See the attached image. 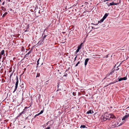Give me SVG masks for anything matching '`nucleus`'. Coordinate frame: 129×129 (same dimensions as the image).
<instances>
[{
    "label": "nucleus",
    "mask_w": 129,
    "mask_h": 129,
    "mask_svg": "<svg viewBox=\"0 0 129 129\" xmlns=\"http://www.w3.org/2000/svg\"><path fill=\"white\" fill-rule=\"evenodd\" d=\"M105 115H106L105 116H106L108 120L110 119L111 118L112 119L116 118L115 116L112 114L107 113L105 114Z\"/></svg>",
    "instance_id": "obj_1"
},
{
    "label": "nucleus",
    "mask_w": 129,
    "mask_h": 129,
    "mask_svg": "<svg viewBox=\"0 0 129 129\" xmlns=\"http://www.w3.org/2000/svg\"><path fill=\"white\" fill-rule=\"evenodd\" d=\"M129 117V113L128 114L125 115L124 116L122 119V120H126V119Z\"/></svg>",
    "instance_id": "obj_2"
},
{
    "label": "nucleus",
    "mask_w": 129,
    "mask_h": 129,
    "mask_svg": "<svg viewBox=\"0 0 129 129\" xmlns=\"http://www.w3.org/2000/svg\"><path fill=\"white\" fill-rule=\"evenodd\" d=\"M89 59H89V58H87L85 59V62H84V65H85V67L87 65V62Z\"/></svg>",
    "instance_id": "obj_3"
},
{
    "label": "nucleus",
    "mask_w": 129,
    "mask_h": 129,
    "mask_svg": "<svg viewBox=\"0 0 129 129\" xmlns=\"http://www.w3.org/2000/svg\"><path fill=\"white\" fill-rule=\"evenodd\" d=\"M16 82L15 83V86H17L18 84V76H17L16 77Z\"/></svg>",
    "instance_id": "obj_4"
},
{
    "label": "nucleus",
    "mask_w": 129,
    "mask_h": 129,
    "mask_svg": "<svg viewBox=\"0 0 129 129\" xmlns=\"http://www.w3.org/2000/svg\"><path fill=\"white\" fill-rule=\"evenodd\" d=\"M109 15V13H106L104 15L103 17V18L105 20Z\"/></svg>",
    "instance_id": "obj_5"
},
{
    "label": "nucleus",
    "mask_w": 129,
    "mask_h": 129,
    "mask_svg": "<svg viewBox=\"0 0 129 129\" xmlns=\"http://www.w3.org/2000/svg\"><path fill=\"white\" fill-rule=\"evenodd\" d=\"M44 40L43 39H41L38 42V44L40 45L42 44V42H43Z\"/></svg>",
    "instance_id": "obj_6"
},
{
    "label": "nucleus",
    "mask_w": 129,
    "mask_h": 129,
    "mask_svg": "<svg viewBox=\"0 0 129 129\" xmlns=\"http://www.w3.org/2000/svg\"><path fill=\"white\" fill-rule=\"evenodd\" d=\"M92 111L91 110H89L86 113V114H92V113L93 112V111H92Z\"/></svg>",
    "instance_id": "obj_7"
},
{
    "label": "nucleus",
    "mask_w": 129,
    "mask_h": 129,
    "mask_svg": "<svg viewBox=\"0 0 129 129\" xmlns=\"http://www.w3.org/2000/svg\"><path fill=\"white\" fill-rule=\"evenodd\" d=\"M114 70H115L114 69L112 71L110 72V73H109V74H108L107 75V77H108V76H110V75L112 74L113 73H114Z\"/></svg>",
    "instance_id": "obj_8"
},
{
    "label": "nucleus",
    "mask_w": 129,
    "mask_h": 129,
    "mask_svg": "<svg viewBox=\"0 0 129 129\" xmlns=\"http://www.w3.org/2000/svg\"><path fill=\"white\" fill-rule=\"evenodd\" d=\"M117 5V4L116 3H115L113 2L110 3V5L112 6L113 5Z\"/></svg>",
    "instance_id": "obj_9"
},
{
    "label": "nucleus",
    "mask_w": 129,
    "mask_h": 129,
    "mask_svg": "<svg viewBox=\"0 0 129 129\" xmlns=\"http://www.w3.org/2000/svg\"><path fill=\"white\" fill-rule=\"evenodd\" d=\"M104 19L103 18L102 19H101L99 21H98V24L99 23H101V22H103Z\"/></svg>",
    "instance_id": "obj_10"
},
{
    "label": "nucleus",
    "mask_w": 129,
    "mask_h": 129,
    "mask_svg": "<svg viewBox=\"0 0 129 129\" xmlns=\"http://www.w3.org/2000/svg\"><path fill=\"white\" fill-rule=\"evenodd\" d=\"M31 53V51H30L28 52V53L27 54H26L25 55V57H27L28 56V55H29V54H30Z\"/></svg>",
    "instance_id": "obj_11"
},
{
    "label": "nucleus",
    "mask_w": 129,
    "mask_h": 129,
    "mask_svg": "<svg viewBox=\"0 0 129 129\" xmlns=\"http://www.w3.org/2000/svg\"><path fill=\"white\" fill-rule=\"evenodd\" d=\"M103 120L104 121H106L107 120H108V119H107V118L106 117V116L105 115L103 117Z\"/></svg>",
    "instance_id": "obj_12"
},
{
    "label": "nucleus",
    "mask_w": 129,
    "mask_h": 129,
    "mask_svg": "<svg viewBox=\"0 0 129 129\" xmlns=\"http://www.w3.org/2000/svg\"><path fill=\"white\" fill-rule=\"evenodd\" d=\"M5 53V51L4 50H3L1 52V55H3Z\"/></svg>",
    "instance_id": "obj_13"
},
{
    "label": "nucleus",
    "mask_w": 129,
    "mask_h": 129,
    "mask_svg": "<svg viewBox=\"0 0 129 129\" xmlns=\"http://www.w3.org/2000/svg\"><path fill=\"white\" fill-rule=\"evenodd\" d=\"M17 86H15V89H14V91L13 92V93H14L16 91L17 88Z\"/></svg>",
    "instance_id": "obj_14"
},
{
    "label": "nucleus",
    "mask_w": 129,
    "mask_h": 129,
    "mask_svg": "<svg viewBox=\"0 0 129 129\" xmlns=\"http://www.w3.org/2000/svg\"><path fill=\"white\" fill-rule=\"evenodd\" d=\"M118 81H115L114 82H111V83H110L109 84H114L116 82H117Z\"/></svg>",
    "instance_id": "obj_15"
},
{
    "label": "nucleus",
    "mask_w": 129,
    "mask_h": 129,
    "mask_svg": "<svg viewBox=\"0 0 129 129\" xmlns=\"http://www.w3.org/2000/svg\"><path fill=\"white\" fill-rule=\"evenodd\" d=\"M80 128H84L86 127V126L84 125H81L80 127Z\"/></svg>",
    "instance_id": "obj_16"
},
{
    "label": "nucleus",
    "mask_w": 129,
    "mask_h": 129,
    "mask_svg": "<svg viewBox=\"0 0 129 129\" xmlns=\"http://www.w3.org/2000/svg\"><path fill=\"white\" fill-rule=\"evenodd\" d=\"M122 80H125L127 79V78L126 77H124L123 78H122Z\"/></svg>",
    "instance_id": "obj_17"
},
{
    "label": "nucleus",
    "mask_w": 129,
    "mask_h": 129,
    "mask_svg": "<svg viewBox=\"0 0 129 129\" xmlns=\"http://www.w3.org/2000/svg\"><path fill=\"white\" fill-rule=\"evenodd\" d=\"M8 13L7 12H6L4 14H3L2 16V17H4Z\"/></svg>",
    "instance_id": "obj_18"
},
{
    "label": "nucleus",
    "mask_w": 129,
    "mask_h": 129,
    "mask_svg": "<svg viewBox=\"0 0 129 129\" xmlns=\"http://www.w3.org/2000/svg\"><path fill=\"white\" fill-rule=\"evenodd\" d=\"M40 58H39L37 61V67H38V65L39 64V60H40Z\"/></svg>",
    "instance_id": "obj_19"
},
{
    "label": "nucleus",
    "mask_w": 129,
    "mask_h": 129,
    "mask_svg": "<svg viewBox=\"0 0 129 129\" xmlns=\"http://www.w3.org/2000/svg\"><path fill=\"white\" fill-rule=\"evenodd\" d=\"M79 50H80L79 49H78V48H77V50L76 51V53H77L79 51Z\"/></svg>",
    "instance_id": "obj_20"
},
{
    "label": "nucleus",
    "mask_w": 129,
    "mask_h": 129,
    "mask_svg": "<svg viewBox=\"0 0 129 129\" xmlns=\"http://www.w3.org/2000/svg\"><path fill=\"white\" fill-rule=\"evenodd\" d=\"M118 81H120L122 80V78H118Z\"/></svg>",
    "instance_id": "obj_21"
},
{
    "label": "nucleus",
    "mask_w": 129,
    "mask_h": 129,
    "mask_svg": "<svg viewBox=\"0 0 129 129\" xmlns=\"http://www.w3.org/2000/svg\"><path fill=\"white\" fill-rule=\"evenodd\" d=\"M43 112V111L41 110V111L39 113V114L40 115L42 114Z\"/></svg>",
    "instance_id": "obj_22"
},
{
    "label": "nucleus",
    "mask_w": 129,
    "mask_h": 129,
    "mask_svg": "<svg viewBox=\"0 0 129 129\" xmlns=\"http://www.w3.org/2000/svg\"><path fill=\"white\" fill-rule=\"evenodd\" d=\"M80 63V61H78V63L76 64L75 65V67H77L78 66V65Z\"/></svg>",
    "instance_id": "obj_23"
},
{
    "label": "nucleus",
    "mask_w": 129,
    "mask_h": 129,
    "mask_svg": "<svg viewBox=\"0 0 129 129\" xmlns=\"http://www.w3.org/2000/svg\"><path fill=\"white\" fill-rule=\"evenodd\" d=\"M46 36H47L46 35H45L44 36H43V38L42 39H43V40H44L45 38H46Z\"/></svg>",
    "instance_id": "obj_24"
},
{
    "label": "nucleus",
    "mask_w": 129,
    "mask_h": 129,
    "mask_svg": "<svg viewBox=\"0 0 129 129\" xmlns=\"http://www.w3.org/2000/svg\"><path fill=\"white\" fill-rule=\"evenodd\" d=\"M40 115V114H39V113H38L37 114H36L35 115V116H34V118L36 117L37 116H38L39 115Z\"/></svg>",
    "instance_id": "obj_25"
},
{
    "label": "nucleus",
    "mask_w": 129,
    "mask_h": 129,
    "mask_svg": "<svg viewBox=\"0 0 129 129\" xmlns=\"http://www.w3.org/2000/svg\"><path fill=\"white\" fill-rule=\"evenodd\" d=\"M22 114V113L21 112L19 115L18 116V117H19L20 116H21Z\"/></svg>",
    "instance_id": "obj_26"
},
{
    "label": "nucleus",
    "mask_w": 129,
    "mask_h": 129,
    "mask_svg": "<svg viewBox=\"0 0 129 129\" xmlns=\"http://www.w3.org/2000/svg\"><path fill=\"white\" fill-rule=\"evenodd\" d=\"M81 47L80 46H79L78 47V48L80 50L81 49Z\"/></svg>",
    "instance_id": "obj_27"
},
{
    "label": "nucleus",
    "mask_w": 129,
    "mask_h": 129,
    "mask_svg": "<svg viewBox=\"0 0 129 129\" xmlns=\"http://www.w3.org/2000/svg\"><path fill=\"white\" fill-rule=\"evenodd\" d=\"M13 72L10 75V78H11V76H12V75L13 74Z\"/></svg>",
    "instance_id": "obj_28"
},
{
    "label": "nucleus",
    "mask_w": 129,
    "mask_h": 129,
    "mask_svg": "<svg viewBox=\"0 0 129 129\" xmlns=\"http://www.w3.org/2000/svg\"><path fill=\"white\" fill-rule=\"evenodd\" d=\"M21 112L22 114H24L25 113V112H24V111H22Z\"/></svg>",
    "instance_id": "obj_29"
},
{
    "label": "nucleus",
    "mask_w": 129,
    "mask_h": 129,
    "mask_svg": "<svg viewBox=\"0 0 129 129\" xmlns=\"http://www.w3.org/2000/svg\"><path fill=\"white\" fill-rule=\"evenodd\" d=\"M67 73L65 74L63 76H67Z\"/></svg>",
    "instance_id": "obj_30"
},
{
    "label": "nucleus",
    "mask_w": 129,
    "mask_h": 129,
    "mask_svg": "<svg viewBox=\"0 0 129 129\" xmlns=\"http://www.w3.org/2000/svg\"><path fill=\"white\" fill-rule=\"evenodd\" d=\"M77 57V56H76L75 57V58H74V61H75V60H76V58Z\"/></svg>",
    "instance_id": "obj_31"
},
{
    "label": "nucleus",
    "mask_w": 129,
    "mask_h": 129,
    "mask_svg": "<svg viewBox=\"0 0 129 129\" xmlns=\"http://www.w3.org/2000/svg\"><path fill=\"white\" fill-rule=\"evenodd\" d=\"M107 5L108 6V7H109L111 5H110V3L109 4H108Z\"/></svg>",
    "instance_id": "obj_32"
},
{
    "label": "nucleus",
    "mask_w": 129,
    "mask_h": 129,
    "mask_svg": "<svg viewBox=\"0 0 129 129\" xmlns=\"http://www.w3.org/2000/svg\"><path fill=\"white\" fill-rule=\"evenodd\" d=\"M82 44H83L82 43H81V44L79 46H80L81 47V46H82Z\"/></svg>",
    "instance_id": "obj_33"
},
{
    "label": "nucleus",
    "mask_w": 129,
    "mask_h": 129,
    "mask_svg": "<svg viewBox=\"0 0 129 129\" xmlns=\"http://www.w3.org/2000/svg\"><path fill=\"white\" fill-rule=\"evenodd\" d=\"M25 108H25V109L23 110V111H24V112H25Z\"/></svg>",
    "instance_id": "obj_34"
},
{
    "label": "nucleus",
    "mask_w": 129,
    "mask_h": 129,
    "mask_svg": "<svg viewBox=\"0 0 129 129\" xmlns=\"http://www.w3.org/2000/svg\"><path fill=\"white\" fill-rule=\"evenodd\" d=\"M2 58V56L1 55V53H0V59H1Z\"/></svg>",
    "instance_id": "obj_35"
},
{
    "label": "nucleus",
    "mask_w": 129,
    "mask_h": 129,
    "mask_svg": "<svg viewBox=\"0 0 129 129\" xmlns=\"http://www.w3.org/2000/svg\"><path fill=\"white\" fill-rule=\"evenodd\" d=\"M108 55H106V58H107L108 57Z\"/></svg>",
    "instance_id": "obj_36"
},
{
    "label": "nucleus",
    "mask_w": 129,
    "mask_h": 129,
    "mask_svg": "<svg viewBox=\"0 0 129 129\" xmlns=\"http://www.w3.org/2000/svg\"><path fill=\"white\" fill-rule=\"evenodd\" d=\"M121 125V123H120V124H119V125L118 126H120V125Z\"/></svg>",
    "instance_id": "obj_37"
},
{
    "label": "nucleus",
    "mask_w": 129,
    "mask_h": 129,
    "mask_svg": "<svg viewBox=\"0 0 129 129\" xmlns=\"http://www.w3.org/2000/svg\"><path fill=\"white\" fill-rule=\"evenodd\" d=\"M4 3H4V2L3 3H2V5H4Z\"/></svg>",
    "instance_id": "obj_38"
},
{
    "label": "nucleus",
    "mask_w": 129,
    "mask_h": 129,
    "mask_svg": "<svg viewBox=\"0 0 129 129\" xmlns=\"http://www.w3.org/2000/svg\"><path fill=\"white\" fill-rule=\"evenodd\" d=\"M28 30H27V29H26L25 31V32H26V31H28Z\"/></svg>",
    "instance_id": "obj_39"
},
{
    "label": "nucleus",
    "mask_w": 129,
    "mask_h": 129,
    "mask_svg": "<svg viewBox=\"0 0 129 129\" xmlns=\"http://www.w3.org/2000/svg\"><path fill=\"white\" fill-rule=\"evenodd\" d=\"M119 68H118V69H116V70H117H117H119Z\"/></svg>",
    "instance_id": "obj_40"
},
{
    "label": "nucleus",
    "mask_w": 129,
    "mask_h": 129,
    "mask_svg": "<svg viewBox=\"0 0 129 129\" xmlns=\"http://www.w3.org/2000/svg\"><path fill=\"white\" fill-rule=\"evenodd\" d=\"M11 70H9V72L10 73L11 72Z\"/></svg>",
    "instance_id": "obj_41"
},
{
    "label": "nucleus",
    "mask_w": 129,
    "mask_h": 129,
    "mask_svg": "<svg viewBox=\"0 0 129 129\" xmlns=\"http://www.w3.org/2000/svg\"><path fill=\"white\" fill-rule=\"evenodd\" d=\"M28 117H27L26 118V119H27L28 118Z\"/></svg>",
    "instance_id": "obj_42"
},
{
    "label": "nucleus",
    "mask_w": 129,
    "mask_h": 129,
    "mask_svg": "<svg viewBox=\"0 0 129 129\" xmlns=\"http://www.w3.org/2000/svg\"><path fill=\"white\" fill-rule=\"evenodd\" d=\"M116 64L115 65V66H114V68H115V67H116Z\"/></svg>",
    "instance_id": "obj_43"
},
{
    "label": "nucleus",
    "mask_w": 129,
    "mask_h": 129,
    "mask_svg": "<svg viewBox=\"0 0 129 129\" xmlns=\"http://www.w3.org/2000/svg\"><path fill=\"white\" fill-rule=\"evenodd\" d=\"M12 10V9H10V11H11Z\"/></svg>",
    "instance_id": "obj_44"
},
{
    "label": "nucleus",
    "mask_w": 129,
    "mask_h": 129,
    "mask_svg": "<svg viewBox=\"0 0 129 129\" xmlns=\"http://www.w3.org/2000/svg\"><path fill=\"white\" fill-rule=\"evenodd\" d=\"M91 24H94L93 23H91Z\"/></svg>",
    "instance_id": "obj_45"
},
{
    "label": "nucleus",
    "mask_w": 129,
    "mask_h": 129,
    "mask_svg": "<svg viewBox=\"0 0 129 129\" xmlns=\"http://www.w3.org/2000/svg\"><path fill=\"white\" fill-rule=\"evenodd\" d=\"M93 56H95V55H93Z\"/></svg>",
    "instance_id": "obj_46"
},
{
    "label": "nucleus",
    "mask_w": 129,
    "mask_h": 129,
    "mask_svg": "<svg viewBox=\"0 0 129 129\" xmlns=\"http://www.w3.org/2000/svg\"><path fill=\"white\" fill-rule=\"evenodd\" d=\"M9 2L10 1V0H8Z\"/></svg>",
    "instance_id": "obj_47"
},
{
    "label": "nucleus",
    "mask_w": 129,
    "mask_h": 129,
    "mask_svg": "<svg viewBox=\"0 0 129 129\" xmlns=\"http://www.w3.org/2000/svg\"><path fill=\"white\" fill-rule=\"evenodd\" d=\"M43 64V63H42V64H41V65H42Z\"/></svg>",
    "instance_id": "obj_48"
},
{
    "label": "nucleus",
    "mask_w": 129,
    "mask_h": 129,
    "mask_svg": "<svg viewBox=\"0 0 129 129\" xmlns=\"http://www.w3.org/2000/svg\"><path fill=\"white\" fill-rule=\"evenodd\" d=\"M129 108V106L127 108Z\"/></svg>",
    "instance_id": "obj_49"
},
{
    "label": "nucleus",
    "mask_w": 129,
    "mask_h": 129,
    "mask_svg": "<svg viewBox=\"0 0 129 129\" xmlns=\"http://www.w3.org/2000/svg\"><path fill=\"white\" fill-rule=\"evenodd\" d=\"M60 73V74H61V73Z\"/></svg>",
    "instance_id": "obj_50"
}]
</instances>
